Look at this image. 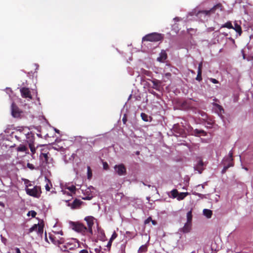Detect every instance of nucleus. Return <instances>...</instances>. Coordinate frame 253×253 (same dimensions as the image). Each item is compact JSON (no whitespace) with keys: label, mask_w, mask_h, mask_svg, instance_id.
<instances>
[{"label":"nucleus","mask_w":253,"mask_h":253,"mask_svg":"<svg viewBox=\"0 0 253 253\" xmlns=\"http://www.w3.org/2000/svg\"><path fill=\"white\" fill-rule=\"evenodd\" d=\"M63 235V233L57 234H50L49 239L52 243L58 246L60 248V246L63 245L66 240L64 237H62Z\"/></svg>","instance_id":"7ed1b4c3"},{"label":"nucleus","mask_w":253,"mask_h":253,"mask_svg":"<svg viewBox=\"0 0 253 253\" xmlns=\"http://www.w3.org/2000/svg\"><path fill=\"white\" fill-rule=\"evenodd\" d=\"M33 185L31 182H30L28 184H27L26 188H30L29 187H32Z\"/></svg>","instance_id":"8fccbe9b"},{"label":"nucleus","mask_w":253,"mask_h":253,"mask_svg":"<svg viewBox=\"0 0 253 253\" xmlns=\"http://www.w3.org/2000/svg\"><path fill=\"white\" fill-rule=\"evenodd\" d=\"M20 91L22 97L27 98L28 100L32 98L29 88L23 87L20 88Z\"/></svg>","instance_id":"9d476101"},{"label":"nucleus","mask_w":253,"mask_h":253,"mask_svg":"<svg viewBox=\"0 0 253 253\" xmlns=\"http://www.w3.org/2000/svg\"><path fill=\"white\" fill-rule=\"evenodd\" d=\"M123 122H124V123H125V121H126V120H125L124 118H123Z\"/></svg>","instance_id":"052dcab7"},{"label":"nucleus","mask_w":253,"mask_h":253,"mask_svg":"<svg viewBox=\"0 0 253 253\" xmlns=\"http://www.w3.org/2000/svg\"><path fill=\"white\" fill-rule=\"evenodd\" d=\"M152 220V218L151 217H149L148 218H147L145 221H144V223L145 224H148L150 221H151Z\"/></svg>","instance_id":"c03bdc74"},{"label":"nucleus","mask_w":253,"mask_h":253,"mask_svg":"<svg viewBox=\"0 0 253 253\" xmlns=\"http://www.w3.org/2000/svg\"><path fill=\"white\" fill-rule=\"evenodd\" d=\"M54 130L56 132L59 133V130L58 129L55 128Z\"/></svg>","instance_id":"4d7b16f0"},{"label":"nucleus","mask_w":253,"mask_h":253,"mask_svg":"<svg viewBox=\"0 0 253 253\" xmlns=\"http://www.w3.org/2000/svg\"><path fill=\"white\" fill-rule=\"evenodd\" d=\"M162 38L161 34L157 33H152L148 34L143 38V41L157 42L160 41Z\"/></svg>","instance_id":"39448f33"},{"label":"nucleus","mask_w":253,"mask_h":253,"mask_svg":"<svg viewBox=\"0 0 253 253\" xmlns=\"http://www.w3.org/2000/svg\"><path fill=\"white\" fill-rule=\"evenodd\" d=\"M11 115L14 118H20L23 112L15 104L12 102L11 106Z\"/></svg>","instance_id":"0eeeda50"},{"label":"nucleus","mask_w":253,"mask_h":253,"mask_svg":"<svg viewBox=\"0 0 253 253\" xmlns=\"http://www.w3.org/2000/svg\"><path fill=\"white\" fill-rule=\"evenodd\" d=\"M114 169L115 172L120 176L124 175L126 174V168L122 164L115 165Z\"/></svg>","instance_id":"1a4fd4ad"},{"label":"nucleus","mask_w":253,"mask_h":253,"mask_svg":"<svg viewBox=\"0 0 253 253\" xmlns=\"http://www.w3.org/2000/svg\"><path fill=\"white\" fill-rule=\"evenodd\" d=\"M187 222L188 223H191L192 222V211H189L187 213Z\"/></svg>","instance_id":"a878e982"},{"label":"nucleus","mask_w":253,"mask_h":253,"mask_svg":"<svg viewBox=\"0 0 253 253\" xmlns=\"http://www.w3.org/2000/svg\"><path fill=\"white\" fill-rule=\"evenodd\" d=\"M92 176V172L89 167H87V178L90 179Z\"/></svg>","instance_id":"58836bf2"},{"label":"nucleus","mask_w":253,"mask_h":253,"mask_svg":"<svg viewBox=\"0 0 253 253\" xmlns=\"http://www.w3.org/2000/svg\"><path fill=\"white\" fill-rule=\"evenodd\" d=\"M245 170H248V169L247 168H245Z\"/></svg>","instance_id":"e2e57ef3"},{"label":"nucleus","mask_w":253,"mask_h":253,"mask_svg":"<svg viewBox=\"0 0 253 253\" xmlns=\"http://www.w3.org/2000/svg\"><path fill=\"white\" fill-rule=\"evenodd\" d=\"M232 29H234L239 34V36L241 35L242 32L241 27L237 23L234 24V27L233 26Z\"/></svg>","instance_id":"412c9836"},{"label":"nucleus","mask_w":253,"mask_h":253,"mask_svg":"<svg viewBox=\"0 0 253 253\" xmlns=\"http://www.w3.org/2000/svg\"><path fill=\"white\" fill-rule=\"evenodd\" d=\"M166 76L168 77H169L170 76V73H167L166 74Z\"/></svg>","instance_id":"6e6d98bb"},{"label":"nucleus","mask_w":253,"mask_h":253,"mask_svg":"<svg viewBox=\"0 0 253 253\" xmlns=\"http://www.w3.org/2000/svg\"><path fill=\"white\" fill-rule=\"evenodd\" d=\"M48 153H41L40 157L41 160L45 163H47L48 161Z\"/></svg>","instance_id":"ddd939ff"},{"label":"nucleus","mask_w":253,"mask_h":253,"mask_svg":"<svg viewBox=\"0 0 253 253\" xmlns=\"http://www.w3.org/2000/svg\"><path fill=\"white\" fill-rule=\"evenodd\" d=\"M178 191L176 189H173L170 191V195L169 196L173 199L177 198L178 196Z\"/></svg>","instance_id":"4be33fe9"},{"label":"nucleus","mask_w":253,"mask_h":253,"mask_svg":"<svg viewBox=\"0 0 253 253\" xmlns=\"http://www.w3.org/2000/svg\"><path fill=\"white\" fill-rule=\"evenodd\" d=\"M37 214V213L35 211H29L28 212V213H27V215L28 216H32V217H34L36 216Z\"/></svg>","instance_id":"c9c22d12"},{"label":"nucleus","mask_w":253,"mask_h":253,"mask_svg":"<svg viewBox=\"0 0 253 253\" xmlns=\"http://www.w3.org/2000/svg\"><path fill=\"white\" fill-rule=\"evenodd\" d=\"M8 90H9L11 92V90L9 89H7Z\"/></svg>","instance_id":"680f3d73"},{"label":"nucleus","mask_w":253,"mask_h":253,"mask_svg":"<svg viewBox=\"0 0 253 253\" xmlns=\"http://www.w3.org/2000/svg\"><path fill=\"white\" fill-rule=\"evenodd\" d=\"M203 163L202 161H200L197 166L195 167L196 170H198L200 173H201L203 170Z\"/></svg>","instance_id":"a211bd4d"},{"label":"nucleus","mask_w":253,"mask_h":253,"mask_svg":"<svg viewBox=\"0 0 253 253\" xmlns=\"http://www.w3.org/2000/svg\"><path fill=\"white\" fill-rule=\"evenodd\" d=\"M25 191L27 195L35 198H39L42 193L41 187L38 186H35L32 188H25Z\"/></svg>","instance_id":"20e7f679"},{"label":"nucleus","mask_w":253,"mask_h":253,"mask_svg":"<svg viewBox=\"0 0 253 253\" xmlns=\"http://www.w3.org/2000/svg\"><path fill=\"white\" fill-rule=\"evenodd\" d=\"M233 166V163H229L228 164V165L227 166H225L224 167H223V169L222 170V173H224L226 172V171L227 170V169L230 168V167H232Z\"/></svg>","instance_id":"c756f323"},{"label":"nucleus","mask_w":253,"mask_h":253,"mask_svg":"<svg viewBox=\"0 0 253 253\" xmlns=\"http://www.w3.org/2000/svg\"><path fill=\"white\" fill-rule=\"evenodd\" d=\"M214 105L215 106V109L216 110V111L218 114L221 115L224 112L222 107L220 105L217 104H215Z\"/></svg>","instance_id":"6ab92c4d"},{"label":"nucleus","mask_w":253,"mask_h":253,"mask_svg":"<svg viewBox=\"0 0 253 253\" xmlns=\"http://www.w3.org/2000/svg\"><path fill=\"white\" fill-rule=\"evenodd\" d=\"M66 189L68 190L70 192V193L72 195V193H74L75 192L76 187L72 185L70 186L66 187Z\"/></svg>","instance_id":"bb28decb"},{"label":"nucleus","mask_w":253,"mask_h":253,"mask_svg":"<svg viewBox=\"0 0 253 253\" xmlns=\"http://www.w3.org/2000/svg\"><path fill=\"white\" fill-rule=\"evenodd\" d=\"M193 194L196 196H198L199 197L203 199V198H206V195H203L200 193H197L196 192H193Z\"/></svg>","instance_id":"72a5a7b5"},{"label":"nucleus","mask_w":253,"mask_h":253,"mask_svg":"<svg viewBox=\"0 0 253 253\" xmlns=\"http://www.w3.org/2000/svg\"><path fill=\"white\" fill-rule=\"evenodd\" d=\"M29 147L30 148L31 151L32 152V154H34L36 152V149L34 146V145L32 143L29 144Z\"/></svg>","instance_id":"e433bc0d"},{"label":"nucleus","mask_w":253,"mask_h":253,"mask_svg":"<svg viewBox=\"0 0 253 253\" xmlns=\"http://www.w3.org/2000/svg\"><path fill=\"white\" fill-rule=\"evenodd\" d=\"M94 188L92 186H90L85 189H83V193L84 195V197L83 199L84 200H90L93 197V190Z\"/></svg>","instance_id":"6e6552de"},{"label":"nucleus","mask_w":253,"mask_h":253,"mask_svg":"<svg viewBox=\"0 0 253 253\" xmlns=\"http://www.w3.org/2000/svg\"><path fill=\"white\" fill-rule=\"evenodd\" d=\"M117 237V234L116 232H114L109 240V242H112Z\"/></svg>","instance_id":"ea45409f"},{"label":"nucleus","mask_w":253,"mask_h":253,"mask_svg":"<svg viewBox=\"0 0 253 253\" xmlns=\"http://www.w3.org/2000/svg\"><path fill=\"white\" fill-rule=\"evenodd\" d=\"M196 79L199 81L202 80V71H198V74Z\"/></svg>","instance_id":"4c0bfd02"},{"label":"nucleus","mask_w":253,"mask_h":253,"mask_svg":"<svg viewBox=\"0 0 253 253\" xmlns=\"http://www.w3.org/2000/svg\"><path fill=\"white\" fill-rule=\"evenodd\" d=\"M207 185V182H204L203 184H201V185H198L197 186V187H200V186H201L202 187V189H204V188H205V185Z\"/></svg>","instance_id":"49530a36"},{"label":"nucleus","mask_w":253,"mask_h":253,"mask_svg":"<svg viewBox=\"0 0 253 253\" xmlns=\"http://www.w3.org/2000/svg\"><path fill=\"white\" fill-rule=\"evenodd\" d=\"M209 80L213 84H218V81L217 80L213 79V78H210V79H209Z\"/></svg>","instance_id":"79ce46f5"},{"label":"nucleus","mask_w":253,"mask_h":253,"mask_svg":"<svg viewBox=\"0 0 253 253\" xmlns=\"http://www.w3.org/2000/svg\"><path fill=\"white\" fill-rule=\"evenodd\" d=\"M221 5L220 4H217L209 10H203L199 11L197 13V16L200 17H201L203 15L204 16H209L211 13L214 12L215 10L217 8H219L220 10H221Z\"/></svg>","instance_id":"423d86ee"},{"label":"nucleus","mask_w":253,"mask_h":253,"mask_svg":"<svg viewBox=\"0 0 253 253\" xmlns=\"http://www.w3.org/2000/svg\"><path fill=\"white\" fill-rule=\"evenodd\" d=\"M81 253H89L87 251L83 250L81 251Z\"/></svg>","instance_id":"603ef678"},{"label":"nucleus","mask_w":253,"mask_h":253,"mask_svg":"<svg viewBox=\"0 0 253 253\" xmlns=\"http://www.w3.org/2000/svg\"><path fill=\"white\" fill-rule=\"evenodd\" d=\"M23 180L26 186L27 185V184H28L30 182V181L29 180L26 179H24Z\"/></svg>","instance_id":"de8ad7c7"},{"label":"nucleus","mask_w":253,"mask_h":253,"mask_svg":"<svg viewBox=\"0 0 253 253\" xmlns=\"http://www.w3.org/2000/svg\"><path fill=\"white\" fill-rule=\"evenodd\" d=\"M66 190H67V189H66V188L65 189H62L61 190V192L63 194H64V195L65 194H67L68 195L72 196V195L70 193H69V192H67L66 191Z\"/></svg>","instance_id":"a19ab883"},{"label":"nucleus","mask_w":253,"mask_h":253,"mask_svg":"<svg viewBox=\"0 0 253 253\" xmlns=\"http://www.w3.org/2000/svg\"><path fill=\"white\" fill-rule=\"evenodd\" d=\"M233 153L232 150H231L228 154V157L226 159V161H228L229 163H233Z\"/></svg>","instance_id":"393cba45"},{"label":"nucleus","mask_w":253,"mask_h":253,"mask_svg":"<svg viewBox=\"0 0 253 253\" xmlns=\"http://www.w3.org/2000/svg\"><path fill=\"white\" fill-rule=\"evenodd\" d=\"M15 252H16V253H21L20 249L18 248H16L15 249Z\"/></svg>","instance_id":"3c124183"},{"label":"nucleus","mask_w":253,"mask_h":253,"mask_svg":"<svg viewBox=\"0 0 253 253\" xmlns=\"http://www.w3.org/2000/svg\"><path fill=\"white\" fill-rule=\"evenodd\" d=\"M189 194L188 192H181L178 193V196L177 197V200L178 201H180L183 200Z\"/></svg>","instance_id":"4468645a"},{"label":"nucleus","mask_w":253,"mask_h":253,"mask_svg":"<svg viewBox=\"0 0 253 253\" xmlns=\"http://www.w3.org/2000/svg\"><path fill=\"white\" fill-rule=\"evenodd\" d=\"M194 133L195 135H198L199 134H202L203 136H205L206 135V132H205L203 130L196 129L194 130Z\"/></svg>","instance_id":"5701e85b"},{"label":"nucleus","mask_w":253,"mask_h":253,"mask_svg":"<svg viewBox=\"0 0 253 253\" xmlns=\"http://www.w3.org/2000/svg\"><path fill=\"white\" fill-rule=\"evenodd\" d=\"M52 233L51 234H57L58 233H62V231L56 225H54L53 227V229L52 230Z\"/></svg>","instance_id":"aec40b11"},{"label":"nucleus","mask_w":253,"mask_h":253,"mask_svg":"<svg viewBox=\"0 0 253 253\" xmlns=\"http://www.w3.org/2000/svg\"><path fill=\"white\" fill-rule=\"evenodd\" d=\"M153 84V88L156 89H158L159 84L160 83V82L158 80H154L152 81Z\"/></svg>","instance_id":"c85d7f7f"},{"label":"nucleus","mask_w":253,"mask_h":253,"mask_svg":"<svg viewBox=\"0 0 253 253\" xmlns=\"http://www.w3.org/2000/svg\"><path fill=\"white\" fill-rule=\"evenodd\" d=\"M17 151L19 152H25V153H28V148L23 145H20L17 148Z\"/></svg>","instance_id":"f3484780"},{"label":"nucleus","mask_w":253,"mask_h":253,"mask_svg":"<svg viewBox=\"0 0 253 253\" xmlns=\"http://www.w3.org/2000/svg\"><path fill=\"white\" fill-rule=\"evenodd\" d=\"M151 222H152V224H153V225H156V224H157L156 221H155V220H153L152 219V220H151Z\"/></svg>","instance_id":"5fc2aeb1"},{"label":"nucleus","mask_w":253,"mask_h":253,"mask_svg":"<svg viewBox=\"0 0 253 253\" xmlns=\"http://www.w3.org/2000/svg\"><path fill=\"white\" fill-rule=\"evenodd\" d=\"M81 204V202L79 200H75L71 205L72 209H75L79 207Z\"/></svg>","instance_id":"b1692460"},{"label":"nucleus","mask_w":253,"mask_h":253,"mask_svg":"<svg viewBox=\"0 0 253 253\" xmlns=\"http://www.w3.org/2000/svg\"><path fill=\"white\" fill-rule=\"evenodd\" d=\"M221 27H226L229 29H232L233 26L232 25V23L230 22H228L226 23H225L224 25H223Z\"/></svg>","instance_id":"2f4dec72"},{"label":"nucleus","mask_w":253,"mask_h":253,"mask_svg":"<svg viewBox=\"0 0 253 253\" xmlns=\"http://www.w3.org/2000/svg\"><path fill=\"white\" fill-rule=\"evenodd\" d=\"M173 20H174V21H179V20H180V18H179V17H175V18H174L173 19Z\"/></svg>","instance_id":"864d4df0"},{"label":"nucleus","mask_w":253,"mask_h":253,"mask_svg":"<svg viewBox=\"0 0 253 253\" xmlns=\"http://www.w3.org/2000/svg\"><path fill=\"white\" fill-rule=\"evenodd\" d=\"M147 246L145 245H142L139 248L138 252L139 253H142L146 252L147 251Z\"/></svg>","instance_id":"cd10ccee"},{"label":"nucleus","mask_w":253,"mask_h":253,"mask_svg":"<svg viewBox=\"0 0 253 253\" xmlns=\"http://www.w3.org/2000/svg\"><path fill=\"white\" fill-rule=\"evenodd\" d=\"M202 63H201L199 64L198 66V71H202Z\"/></svg>","instance_id":"09e8293b"},{"label":"nucleus","mask_w":253,"mask_h":253,"mask_svg":"<svg viewBox=\"0 0 253 253\" xmlns=\"http://www.w3.org/2000/svg\"><path fill=\"white\" fill-rule=\"evenodd\" d=\"M167 58V54L166 51L164 50H162L160 53L159 56L157 58L158 61L160 62H164Z\"/></svg>","instance_id":"9b49d317"},{"label":"nucleus","mask_w":253,"mask_h":253,"mask_svg":"<svg viewBox=\"0 0 253 253\" xmlns=\"http://www.w3.org/2000/svg\"><path fill=\"white\" fill-rule=\"evenodd\" d=\"M38 234H42L43 232V228L41 225L38 224V229L36 231Z\"/></svg>","instance_id":"f704fd0d"},{"label":"nucleus","mask_w":253,"mask_h":253,"mask_svg":"<svg viewBox=\"0 0 253 253\" xmlns=\"http://www.w3.org/2000/svg\"><path fill=\"white\" fill-rule=\"evenodd\" d=\"M95 218L91 216H88L85 217L84 220L86 221L87 227L84 225L78 222H70V226L72 229L76 232L82 233L83 235H86L88 233L90 235L93 234L92 227L94 224V220Z\"/></svg>","instance_id":"f257e3e1"},{"label":"nucleus","mask_w":253,"mask_h":253,"mask_svg":"<svg viewBox=\"0 0 253 253\" xmlns=\"http://www.w3.org/2000/svg\"><path fill=\"white\" fill-rule=\"evenodd\" d=\"M45 181L46 182V184L45 185V188L47 191H49L51 188L52 187V185L50 181V180L47 178L46 177L45 178Z\"/></svg>","instance_id":"dca6fc26"},{"label":"nucleus","mask_w":253,"mask_h":253,"mask_svg":"<svg viewBox=\"0 0 253 253\" xmlns=\"http://www.w3.org/2000/svg\"><path fill=\"white\" fill-rule=\"evenodd\" d=\"M112 242H108L107 246H111Z\"/></svg>","instance_id":"13d9d810"},{"label":"nucleus","mask_w":253,"mask_h":253,"mask_svg":"<svg viewBox=\"0 0 253 253\" xmlns=\"http://www.w3.org/2000/svg\"><path fill=\"white\" fill-rule=\"evenodd\" d=\"M141 117L142 118V119L145 121V122H148L149 121V118H150L147 115L145 114V113H141Z\"/></svg>","instance_id":"7c9ffc66"},{"label":"nucleus","mask_w":253,"mask_h":253,"mask_svg":"<svg viewBox=\"0 0 253 253\" xmlns=\"http://www.w3.org/2000/svg\"><path fill=\"white\" fill-rule=\"evenodd\" d=\"M203 212V214L208 218H211L212 214V211L209 209H204Z\"/></svg>","instance_id":"2eb2a0df"},{"label":"nucleus","mask_w":253,"mask_h":253,"mask_svg":"<svg viewBox=\"0 0 253 253\" xmlns=\"http://www.w3.org/2000/svg\"><path fill=\"white\" fill-rule=\"evenodd\" d=\"M236 253H246L245 252H236Z\"/></svg>","instance_id":"bf43d9fd"},{"label":"nucleus","mask_w":253,"mask_h":253,"mask_svg":"<svg viewBox=\"0 0 253 253\" xmlns=\"http://www.w3.org/2000/svg\"><path fill=\"white\" fill-rule=\"evenodd\" d=\"M27 167L31 169H35L34 166L33 164L30 163L27 164Z\"/></svg>","instance_id":"37998d69"},{"label":"nucleus","mask_w":253,"mask_h":253,"mask_svg":"<svg viewBox=\"0 0 253 253\" xmlns=\"http://www.w3.org/2000/svg\"><path fill=\"white\" fill-rule=\"evenodd\" d=\"M103 165L104 169H108L109 166H108V164L106 162H104L103 163Z\"/></svg>","instance_id":"a18cd8bd"},{"label":"nucleus","mask_w":253,"mask_h":253,"mask_svg":"<svg viewBox=\"0 0 253 253\" xmlns=\"http://www.w3.org/2000/svg\"><path fill=\"white\" fill-rule=\"evenodd\" d=\"M38 224H34L32 227H31L29 230V233H31L33 231H36L38 229Z\"/></svg>","instance_id":"473e14b6"},{"label":"nucleus","mask_w":253,"mask_h":253,"mask_svg":"<svg viewBox=\"0 0 253 253\" xmlns=\"http://www.w3.org/2000/svg\"><path fill=\"white\" fill-rule=\"evenodd\" d=\"M79 247V244L75 239H68L64 244L60 246V249L62 252H69L74 250Z\"/></svg>","instance_id":"f03ea898"},{"label":"nucleus","mask_w":253,"mask_h":253,"mask_svg":"<svg viewBox=\"0 0 253 253\" xmlns=\"http://www.w3.org/2000/svg\"><path fill=\"white\" fill-rule=\"evenodd\" d=\"M192 224L190 223L186 222L183 228H182L180 230L183 233H188L190 231L191 229Z\"/></svg>","instance_id":"f8f14e48"}]
</instances>
